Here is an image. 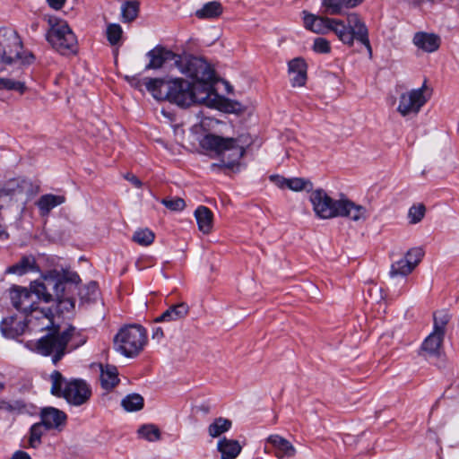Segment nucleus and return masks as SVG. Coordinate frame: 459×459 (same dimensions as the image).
Instances as JSON below:
<instances>
[{"label":"nucleus","mask_w":459,"mask_h":459,"mask_svg":"<svg viewBox=\"0 0 459 459\" xmlns=\"http://www.w3.org/2000/svg\"><path fill=\"white\" fill-rule=\"evenodd\" d=\"M145 86L156 100H168L179 107H189L195 103L206 104L212 94V87L203 85L201 91L196 85L182 78H149Z\"/></svg>","instance_id":"obj_1"},{"label":"nucleus","mask_w":459,"mask_h":459,"mask_svg":"<svg viewBox=\"0 0 459 459\" xmlns=\"http://www.w3.org/2000/svg\"><path fill=\"white\" fill-rule=\"evenodd\" d=\"M49 379L50 393L58 398H64L71 405L81 406L86 403L91 395L90 385L82 379L67 380L57 370L50 374Z\"/></svg>","instance_id":"obj_2"},{"label":"nucleus","mask_w":459,"mask_h":459,"mask_svg":"<svg viewBox=\"0 0 459 459\" xmlns=\"http://www.w3.org/2000/svg\"><path fill=\"white\" fill-rule=\"evenodd\" d=\"M186 150L206 155L211 159H218L219 163L211 165L213 171L221 169L238 170L239 160L245 153L242 145H193V148Z\"/></svg>","instance_id":"obj_3"},{"label":"nucleus","mask_w":459,"mask_h":459,"mask_svg":"<svg viewBox=\"0 0 459 459\" xmlns=\"http://www.w3.org/2000/svg\"><path fill=\"white\" fill-rule=\"evenodd\" d=\"M346 20L347 25L342 20L332 18L330 31H333L338 39L348 46H352L354 39L359 40L371 54L372 49L366 24L355 13H349Z\"/></svg>","instance_id":"obj_4"},{"label":"nucleus","mask_w":459,"mask_h":459,"mask_svg":"<svg viewBox=\"0 0 459 459\" xmlns=\"http://www.w3.org/2000/svg\"><path fill=\"white\" fill-rule=\"evenodd\" d=\"M148 341L147 331L140 325L122 327L114 337V349L126 358H134Z\"/></svg>","instance_id":"obj_5"},{"label":"nucleus","mask_w":459,"mask_h":459,"mask_svg":"<svg viewBox=\"0 0 459 459\" xmlns=\"http://www.w3.org/2000/svg\"><path fill=\"white\" fill-rule=\"evenodd\" d=\"M34 59V56L23 50L22 42L17 32L11 28L0 29V62L12 65L20 62L29 65Z\"/></svg>","instance_id":"obj_6"},{"label":"nucleus","mask_w":459,"mask_h":459,"mask_svg":"<svg viewBox=\"0 0 459 459\" xmlns=\"http://www.w3.org/2000/svg\"><path fill=\"white\" fill-rule=\"evenodd\" d=\"M176 67L178 71L195 80L194 83L203 91V85L212 87L215 82V74L211 65L203 58L191 55H178L176 61Z\"/></svg>","instance_id":"obj_7"},{"label":"nucleus","mask_w":459,"mask_h":459,"mask_svg":"<svg viewBox=\"0 0 459 459\" xmlns=\"http://www.w3.org/2000/svg\"><path fill=\"white\" fill-rule=\"evenodd\" d=\"M50 29L47 34L48 42L61 54L75 52L77 39L68 23L56 17H49Z\"/></svg>","instance_id":"obj_8"},{"label":"nucleus","mask_w":459,"mask_h":459,"mask_svg":"<svg viewBox=\"0 0 459 459\" xmlns=\"http://www.w3.org/2000/svg\"><path fill=\"white\" fill-rule=\"evenodd\" d=\"M65 338L63 332L55 330L36 342H28L26 346L42 356H51L53 364L56 365L67 353Z\"/></svg>","instance_id":"obj_9"},{"label":"nucleus","mask_w":459,"mask_h":459,"mask_svg":"<svg viewBox=\"0 0 459 459\" xmlns=\"http://www.w3.org/2000/svg\"><path fill=\"white\" fill-rule=\"evenodd\" d=\"M430 97L426 80L419 89L402 93L399 97L397 111L403 116L417 115Z\"/></svg>","instance_id":"obj_10"},{"label":"nucleus","mask_w":459,"mask_h":459,"mask_svg":"<svg viewBox=\"0 0 459 459\" xmlns=\"http://www.w3.org/2000/svg\"><path fill=\"white\" fill-rule=\"evenodd\" d=\"M30 290L35 300L42 299L45 302L56 300L61 303L64 299L65 283L52 276H45L43 281L31 282Z\"/></svg>","instance_id":"obj_11"},{"label":"nucleus","mask_w":459,"mask_h":459,"mask_svg":"<svg viewBox=\"0 0 459 459\" xmlns=\"http://www.w3.org/2000/svg\"><path fill=\"white\" fill-rule=\"evenodd\" d=\"M309 199L318 218L325 220L338 217L341 200H333L322 189L313 191Z\"/></svg>","instance_id":"obj_12"},{"label":"nucleus","mask_w":459,"mask_h":459,"mask_svg":"<svg viewBox=\"0 0 459 459\" xmlns=\"http://www.w3.org/2000/svg\"><path fill=\"white\" fill-rule=\"evenodd\" d=\"M6 185L7 191H11L15 202H26L39 191V186L27 178H13Z\"/></svg>","instance_id":"obj_13"},{"label":"nucleus","mask_w":459,"mask_h":459,"mask_svg":"<svg viewBox=\"0 0 459 459\" xmlns=\"http://www.w3.org/2000/svg\"><path fill=\"white\" fill-rule=\"evenodd\" d=\"M10 298L13 306L23 314L36 305V300L30 290L24 287L13 286L10 289Z\"/></svg>","instance_id":"obj_14"},{"label":"nucleus","mask_w":459,"mask_h":459,"mask_svg":"<svg viewBox=\"0 0 459 459\" xmlns=\"http://www.w3.org/2000/svg\"><path fill=\"white\" fill-rule=\"evenodd\" d=\"M147 56L150 62L146 65L145 70H152L159 69L162 67L164 64L170 61H173V65L176 66L178 55L164 47L157 46L147 53Z\"/></svg>","instance_id":"obj_15"},{"label":"nucleus","mask_w":459,"mask_h":459,"mask_svg":"<svg viewBox=\"0 0 459 459\" xmlns=\"http://www.w3.org/2000/svg\"><path fill=\"white\" fill-rule=\"evenodd\" d=\"M338 205V217H348L354 221H365L369 216V212L366 207L356 204L350 200L341 199V204Z\"/></svg>","instance_id":"obj_16"},{"label":"nucleus","mask_w":459,"mask_h":459,"mask_svg":"<svg viewBox=\"0 0 459 459\" xmlns=\"http://www.w3.org/2000/svg\"><path fill=\"white\" fill-rule=\"evenodd\" d=\"M40 422L48 429H58L66 422L67 416L63 411L54 407H45L40 411Z\"/></svg>","instance_id":"obj_17"},{"label":"nucleus","mask_w":459,"mask_h":459,"mask_svg":"<svg viewBox=\"0 0 459 459\" xmlns=\"http://www.w3.org/2000/svg\"><path fill=\"white\" fill-rule=\"evenodd\" d=\"M307 64L301 57L290 60L288 64L289 73L292 75L290 81L293 87H301L307 82Z\"/></svg>","instance_id":"obj_18"},{"label":"nucleus","mask_w":459,"mask_h":459,"mask_svg":"<svg viewBox=\"0 0 459 459\" xmlns=\"http://www.w3.org/2000/svg\"><path fill=\"white\" fill-rule=\"evenodd\" d=\"M267 442L273 446L274 455L279 459L290 458L296 454V449L292 444L279 435H271L268 437Z\"/></svg>","instance_id":"obj_19"},{"label":"nucleus","mask_w":459,"mask_h":459,"mask_svg":"<svg viewBox=\"0 0 459 459\" xmlns=\"http://www.w3.org/2000/svg\"><path fill=\"white\" fill-rule=\"evenodd\" d=\"M27 327L25 321L19 319L16 316L4 318L0 328L2 333L7 338H16L22 334Z\"/></svg>","instance_id":"obj_20"},{"label":"nucleus","mask_w":459,"mask_h":459,"mask_svg":"<svg viewBox=\"0 0 459 459\" xmlns=\"http://www.w3.org/2000/svg\"><path fill=\"white\" fill-rule=\"evenodd\" d=\"M413 43L425 52H434L440 46V38L433 33L417 32L413 37Z\"/></svg>","instance_id":"obj_21"},{"label":"nucleus","mask_w":459,"mask_h":459,"mask_svg":"<svg viewBox=\"0 0 459 459\" xmlns=\"http://www.w3.org/2000/svg\"><path fill=\"white\" fill-rule=\"evenodd\" d=\"M189 313V307L185 302H180L169 307L160 316L155 318L156 323L172 322L185 318Z\"/></svg>","instance_id":"obj_22"},{"label":"nucleus","mask_w":459,"mask_h":459,"mask_svg":"<svg viewBox=\"0 0 459 459\" xmlns=\"http://www.w3.org/2000/svg\"><path fill=\"white\" fill-rule=\"evenodd\" d=\"M62 332L63 335L65 337V339L67 353L82 346L87 342V336L83 333V332L77 330L73 325L68 326Z\"/></svg>","instance_id":"obj_23"},{"label":"nucleus","mask_w":459,"mask_h":459,"mask_svg":"<svg viewBox=\"0 0 459 459\" xmlns=\"http://www.w3.org/2000/svg\"><path fill=\"white\" fill-rule=\"evenodd\" d=\"M65 201V198L63 195L46 194L39 197L36 205L39 208L40 216L45 217L48 216L54 208L64 204Z\"/></svg>","instance_id":"obj_24"},{"label":"nucleus","mask_w":459,"mask_h":459,"mask_svg":"<svg viewBox=\"0 0 459 459\" xmlns=\"http://www.w3.org/2000/svg\"><path fill=\"white\" fill-rule=\"evenodd\" d=\"M217 450L221 453V459H235L240 454L242 446L237 440L223 437L218 441Z\"/></svg>","instance_id":"obj_25"},{"label":"nucleus","mask_w":459,"mask_h":459,"mask_svg":"<svg viewBox=\"0 0 459 459\" xmlns=\"http://www.w3.org/2000/svg\"><path fill=\"white\" fill-rule=\"evenodd\" d=\"M195 217L196 219L199 230L204 234H209L212 229V212L208 207L200 205L195 211Z\"/></svg>","instance_id":"obj_26"},{"label":"nucleus","mask_w":459,"mask_h":459,"mask_svg":"<svg viewBox=\"0 0 459 459\" xmlns=\"http://www.w3.org/2000/svg\"><path fill=\"white\" fill-rule=\"evenodd\" d=\"M100 383L104 389L110 390L116 386L118 382V371L113 365H100Z\"/></svg>","instance_id":"obj_27"},{"label":"nucleus","mask_w":459,"mask_h":459,"mask_svg":"<svg viewBox=\"0 0 459 459\" xmlns=\"http://www.w3.org/2000/svg\"><path fill=\"white\" fill-rule=\"evenodd\" d=\"M222 13L221 4L218 1H212L204 4L201 9L195 11V15L199 19H213Z\"/></svg>","instance_id":"obj_28"},{"label":"nucleus","mask_w":459,"mask_h":459,"mask_svg":"<svg viewBox=\"0 0 459 459\" xmlns=\"http://www.w3.org/2000/svg\"><path fill=\"white\" fill-rule=\"evenodd\" d=\"M47 430L48 429L40 421L34 423L30 429L26 447L38 448L41 445V437Z\"/></svg>","instance_id":"obj_29"},{"label":"nucleus","mask_w":459,"mask_h":459,"mask_svg":"<svg viewBox=\"0 0 459 459\" xmlns=\"http://www.w3.org/2000/svg\"><path fill=\"white\" fill-rule=\"evenodd\" d=\"M444 335L433 331L423 342L422 350L429 354H437L441 347Z\"/></svg>","instance_id":"obj_30"},{"label":"nucleus","mask_w":459,"mask_h":459,"mask_svg":"<svg viewBox=\"0 0 459 459\" xmlns=\"http://www.w3.org/2000/svg\"><path fill=\"white\" fill-rule=\"evenodd\" d=\"M415 268V263L411 260L402 258L401 260L394 263L391 266L390 275L394 276H406L411 273Z\"/></svg>","instance_id":"obj_31"},{"label":"nucleus","mask_w":459,"mask_h":459,"mask_svg":"<svg viewBox=\"0 0 459 459\" xmlns=\"http://www.w3.org/2000/svg\"><path fill=\"white\" fill-rule=\"evenodd\" d=\"M231 421L225 418H217L208 428L209 435L212 437H220L231 428Z\"/></svg>","instance_id":"obj_32"},{"label":"nucleus","mask_w":459,"mask_h":459,"mask_svg":"<svg viewBox=\"0 0 459 459\" xmlns=\"http://www.w3.org/2000/svg\"><path fill=\"white\" fill-rule=\"evenodd\" d=\"M137 432L140 437L149 442L159 441L161 438L160 430L154 424H144L139 428Z\"/></svg>","instance_id":"obj_33"},{"label":"nucleus","mask_w":459,"mask_h":459,"mask_svg":"<svg viewBox=\"0 0 459 459\" xmlns=\"http://www.w3.org/2000/svg\"><path fill=\"white\" fill-rule=\"evenodd\" d=\"M143 398L138 394L126 395L121 402V405L126 411H136L143 407Z\"/></svg>","instance_id":"obj_34"},{"label":"nucleus","mask_w":459,"mask_h":459,"mask_svg":"<svg viewBox=\"0 0 459 459\" xmlns=\"http://www.w3.org/2000/svg\"><path fill=\"white\" fill-rule=\"evenodd\" d=\"M26 318L24 319L25 324L28 326L30 325L37 323V321L40 320V316H53V312L49 307H42L39 308L38 307L33 306L32 308H30L27 314H24Z\"/></svg>","instance_id":"obj_35"},{"label":"nucleus","mask_w":459,"mask_h":459,"mask_svg":"<svg viewBox=\"0 0 459 459\" xmlns=\"http://www.w3.org/2000/svg\"><path fill=\"white\" fill-rule=\"evenodd\" d=\"M154 238L155 234L149 229H139L134 233L132 237L134 242L143 247H147L152 244Z\"/></svg>","instance_id":"obj_36"},{"label":"nucleus","mask_w":459,"mask_h":459,"mask_svg":"<svg viewBox=\"0 0 459 459\" xmlns=\"http://www.w3.org/2000/svg\"><path fill=\"white\" fill-rule=\"evenodd\" d=\"M434 318V332L445 334L446 326L451 319V316L446 310L437 311L433 315Z\"/></svg>","instance_id":"obj_37"},{"label":"nucleus","mask_w":459,"mask_h":459,"mask_svg":"<svg viewBox=\"0 0 459 459\" xmlns=\"http://www.w3.org/2000/svg\"><path fill=\"white\" fill-rule=\"evenodd\" d=\"M325 13L330 15L342 14L344 11V0H320Z\"/></svg>","instance_id":"obj_38"},{"label":"nucleus","mask_w":459,"mask_h":459,"mask_svg":"<svg viewBox=\"0 0 459 459\" xmlns=\"http://www.w3.org/2000/svg\"><path fill=\"white\" fill-rule=\"evenodd\" d=\"M206 143H252L253 139L249 134H242L238 138H223L221 136L213 135V134H208L205 137Z\"/></svg>","instance_id":"obj_39"},{"label":"nucleus","mask_w":459,"mask_h":459,"mask_svg":"<svg viewBox=\"0 0 459 459\" xmlns=\"http://www.w3.org/2000/svg\"><path fill=\"white\" fill-rule=\"evenodd\" d=\"M0 411L10 413H22L26 411V404L22 400H0Z\"/></svg>","instance_id":"obj_40"},{"label":"nucleus","mask_w":459,"mask_h":459,"mask_svg":"<svg viewBox=\"0 0 459 459\" xmlns=\"http://www.w3.org/2000/svg\"><path fill=\"white\" fill-rule=\"evenodd\" d=\"M287 188L292 191H310L313 188V184L310 180L303 178H288Z\"/></svg>","instance_id":"obj_41"},{"label":"nucleus","mask_w":459,"mask_h":459,"mask_svg":"<svg viewBox=\"0 0 459 459\" xmlns=\"http://www.w3.org/2000/svg\"><path fill=\"white\" fill-rule=\"evenodd\" d=\"M426 207L423 204H416L410 207L408 211V219L411 224H417L424 218Z\"/></svg>","instance_id":"obj_42"},{"label":"nucleus","mask_w":459,"mask_h":459,"mask_svg":"<svg viewBox=\"0 0 459 459\" xmlns=\"http://www.w3.org/2000/svg\"><path fill=\"white\" fill-rule=\"evenodd\" d=\"M35 260L33 257H23L18 264L9 267L8 272L12 273L24 274L33 269Z\"/></svg>","instance_id":"obj_43"},{"label":"nucleus","mask_w":459,"mask_h":459,"mask_svg":"<svg viewBox=\"0 0 459 459\" xmlns=\"http://www.w3.org/2000/svg\"><path fill=\"white\" fill-rule=\"evenodd\" d=\"M41 319L28 326L30 331L42 332L44 330H50L54 325L53 316H40Z\"/></svg>","instance_id":"obj_44"},{"label":"nucleus","mask_w":459,"mask_h":459,"mask_svg":"<svg viewBox=\"0 0 459 459\" xmlns=\"http://www.w3.org/2000/svg\"><path fill=\"white\" fill-rule=\"evenodd\" d=\"M138 13V4L135 2H125L122 5V16L124 21L134 20Z\"/></svg>","instance_id":"obj_45"},{"label":"nucleus","mask_w":459,"mask_h":459,"mask_svg":"<svg viewBox=\"0 0 459 459\" xmlns=\"http://www.w3.org/2000/svg\"><path fill=\"white\" fill-rule=\"evenodd\" d=\"M332 18L317 16L311 31L316 34H326L330 31Z\"/></svg>","instance_id":"obj_46"},{"label":"nucleus","mask_w":459,"mask_h":459,"mask_svg":"<svg viewBox=\"0 0 459 459\" xmlns=\"http://www.w3.org/2000/svg\"><path fill=\"white\" fill-rule=\"evenodd\" d=\"M26 87L23 82L8 78H0V90L15 91L23 93Z\"/></svg>","instance_id":"obj_47"},{"label":"nucleus","mask_w":459,"mask_h":459,"mask_svg":"<svg viewBox=\"0 0 459 459\" xmlns=\"http://www.w3.org/2000/svg\"><path fill=\"white\" fill-rule=\"evenodd\" d=\"M123 30L120 25L113 23L107 28V38L111 45H116L121 39Z\"/></svg>","instance_id":"obj_48"},{"label":"nucleus","mask_w":459,"mask_h":459,"mask_svg":"<svg viewBox=\"0 0 459 459\" xmlns=\"http://www.w3.org/2000/svg\"><path fill=\"white\" fill-rule=\"evenodd\" d=\"M160 203L168 209L173 212H180L186 207L184 199L180 197L163 198Z\"/></svg>","instance_id":"obj_49"},{"label":"nucleus","mask_w":459,"mask_h":459,"mask_svg":"<svg viewBox=\"0 0 459 459\" xmlns=\"http://www.w3.org/2000/svg\"><path fill=\"white\" fill-rule=\"evenodd\" d=\"M312 49L318 54H328L331 51L330 42L324 38H316L314 40Z\"/></svg>","instance_id":"obj_50"},{"label":"nucleus","mask_w":459,"mask_h":459,"mask_svg":"<svg viewBox=\"0 0 459 459\" xmlns=\"http://www.w3.org/2000/svg\"><path fill=\"white\" fill-rule=\"evenodd\" d=\"M13 202H15L14 196H13L11 191H7V185L5 184L0 189V210L9 206Z\"/></svg>","instance_id":"obj_51"},{"label":"nucleus","mask_w":459,"mask_h":459,"mask_svg":"<svg viewBox=\"0 0 459 459\" xmlns=\"http://www.w3.org/2000/svg\"><path fill=\"white\" fill-rule=\"evenodd\" d=\"M424 255V252L420 247H414L407 251L404 258L406 260H411L412 263H415V267L421 261Z\"/></svg>","instance_id":"obj_52"},{"label":"nucleus","mask_w":459,"mask_h":459,"mask_svg":"<svg viewBox=\"0 0 459 459\" xmlns=\"http://www.w3.org/2000/svg\"><path fill=\"white\" fill-rule=\"evenodd\" d=\"M302 14H303L304 27L307 30H312V29L314 27V24H315V22H316V20L318 15L310 13L307 11H303Z\"/></svg>","instance_id":"obj_53"},{"label":"nucleus","mask_w":459,"mask_h":459,"mask_svg":"<svg viewBox=\"0 0 459 459\" xmlns=\"http://www.w3.org/2000/svg\"><path fill=\"white\" fill-rule=\"evenodd\" d=\"M269 179L272 183H273L279 188H281V189L287 188L288 178H286L282 176L277 175V174H273L269 177Z\"/></svg>","instance_id":"obj_54"},{"label":"nucleus","mask_w":459,"mask_h":459,"mask_svg":"<svg viewBox=\"0 0 459 459\" xmlns=\"http://www.w3.org/2000/svg\"><path fill=\"white\" fill-rule=\"evenodd\" d=\"M124 178L129 181L134 186L140 188L143 186L142 181L134 174L126 173L124 175Z\"/></svg>","instance_id":"obj_55"},{"label":"nucleus","mask_w":459,"mask_h":459,"mask_svg":"<svg viewBox=\"0 0 459 459\" xmlns=\"http://www.w3.org/2000/svg\"><path fill=\"white\" fill-rule=\"evenodd\" d=\"M47 2L51 8L59 10L63 7L65 0H47Z\"/></svg>","instance_id":"obj_56"},{"label":"nucleus","mask_w":459,"mask_h":459,"mask_svg":"<svg viewBox=\"0 0 459 459\" xmlns=\"http://www.w3.org/2000/svg\"><path fill=\"white\" fill-rule=\"evenodd\" d=\"M11 459H31L30 455L24 451H16Z\"/></svg>","instance_id":"obj_57"},{"label":"nucleus","mask_w":459,"mask_h":459,"mask_svg":"<svg viewBox=\"0 0 459 459\" xmlns=\"http://www.w3.org/2000/svg\"><path fill=\"white\" fill-rule=\"evenodd\" d=\"M164 336L163 330L161 327H156L152 331V339L160 341Z\"/></svg>","instance_id":"obj_58"},{"label":"nucleus","mask_w":459,"mask_h":459,"mask_svg":"<svg viewBox=\"0 0 459 459\" xmlns=\"http://www.w3.org/2000/svg\"><path fill=\"white\" fill-rule=\"evenodd\" d=\"M363 0H344L343 6L346 8H353L359 4Z\"/></svg>","instance_id":"obj_59"},{"label":"nucleus","mask_w":459,"mask_h":459,"mask_svg":"<svg viewBox=\"0 0 459 459\" xmlns=\"http://www.w3.org/2000/svg\"><path fill=\"white\" fill-rule=\"evenodd\" d=\"M87 290L89 291V294H91V296H95L97 294V291H98V287H97L96 282H94V281L91 282L87 286Z\"/></svg>","instance_id":"obj_60"},{"label":"nucleus","mask_w":459,"mask_h":459,"mask_svg":"<svg viewBox=\"0 0 459 459\" xmlns=\"http://www.w3.org/2000/svg\"><path fill=\"white\" fill-rule=\"evenodd\" d=\"M443 0H409V2L414 5H420V4L424 3V2H429V3H431V4H437V3H440L442 2Z\"/></svg>","instance_id":"obj_61"},{"label":"nucleus","mask_w":459,"mask_h":459,"mask_svg":"<svg viewBox=\"0 0 459 459\" xmlns=\"http://www.w3.org/2000/svg\"><path fill=\"white\" fill-rule=\"evenodd\" d=\"M7 237V232L0 226V238H6Z\"/></svg>","instance_id":"obj_62"},{"label":"nucleus","mask_w":459,"mask_h":459,"mask_svg":"<svg viewBox=\"0 0 459 459\" xmlns=\"http://www.w3.org/2000/svg\"><path fill=\"white\" fill-rule=\"evenodd\" d=\"M285 139H281V141H292L295 140L291 134H287Z\"/></svg>","instance_id":"obj_63"},{"label":"nucleus","mask_w":459,"mask_h":459,"mask_svg":"<svg viewBox=\"0 0 459 459\" xmlns=\"http://www.w3.org/2000/svg\"><path fill=\"white\" fill-rule=\"evenodd\" d=\"M286 156H287V157H290V150H287V151H286Z\"/></svg>","instance_id":"obj_64"}]
</instances>
